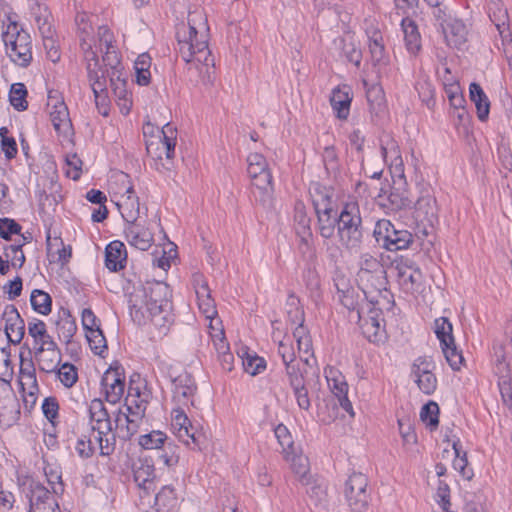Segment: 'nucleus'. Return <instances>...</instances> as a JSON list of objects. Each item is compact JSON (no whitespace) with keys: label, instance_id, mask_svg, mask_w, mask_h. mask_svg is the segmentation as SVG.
Masks as SVG:
<instances>
[{"label":"nucleus","instance_id":"nucleus-30","mask_svg":"<svg viewBox=\"0 0 512 512\" xmlns=\"http://www.w3.org/2000/svg\"><path fill=\"white\" fill-rule=\"evenodd\" d=\"M335 44L339 47L340 54L349 62L359 67L362 59L361 49L356 45L353 36L341 37L335 40Z\"/></svg>","mask_w":512,"mask_h":512},{"label":"nucleus","instance_id":"nucleus-34","mask_svg":"<svg viewBox=\"0 0 512 512\" xmlns=\"http://www.w3.org/2000/svg\"><path fill=\"white\" fill-rule=\"evenodd\" d=\"M54 247H57V259L55 261L60 262L61 264L67 263L72 255L71 246H64L63 241L60 237L52 238L49 230L46 236V249L48 257L53 256Z\"/></svg>","mask_w":512,"mask_h":512},{"label":"nucleus","instance_id":"nucleus-54","mask_svg":"<svg viewBox=\"0 0 512 512\" xmlns=\"http://www.w3.org/2000/svg\"><path fill=\"white\" fill-rule=\"evenodd\" d=\"M60 382L67 388L72 387L78 380L77 368L71 363H64L56 370Z\"/></svg>","mask_w":512,"mask_h":512},{"label":"nucleus","instance_id":"nucleus-60","mask_svg":"<svg viewBox=\"0 0 512 512\" xmlns=\"http://www.w3.org/2000/svg\"><path fill=\"white\" fill-rule=\"evenodd\" d=\"M285 373L291 388H297L299 385L306 383L304 372L296 362L285 364Z\"/></svg>","mask_w":512,"mask_h":512},{"label":"nucleus","instance_id":"nucleus-6","mask_svg":"<svg viewBox=\"0 0 512 512\" xmlns=\"http://www.w3.org/2000/svg\"><path fill=\"white\" fill-rule=\"evenodd\" d=\"M413 218L416 223V235L428 236L438 223V207L436 198L430 186L420 190V196L414 204Z\"/></svg>","mask_w":512,"mask_h":512},{"label":"nucleus","instance_id":"nucleus-49","mask_svg":"<svg viewBox=\"0 0 512 512\" xmlns=\"http://www.w3.org/2000/svg\"><path fill=\"white\" fill-rule=\"evenodd\" d=\"M86 338L93 353L103 356V353L107 350V342L103 331L100 328L94 329L86 333Z\"/></svg>","mask_w":512,"mask_h":512},{"label":"nucleus","instance_id":"nucleus-12","mask_svg":"<svg viewBox=\"0 0 512 512\" xmlns=\"http://www.w3.org/2000/svg\"><path fill=\"white\" fill-rule=\"evenodd\" d=\"M145 224L146 220L141 219L126 225L124 229L125 238L128 243L141 251L148 250L154 241L153 233Z\"/></svg>","mask_w":512,"mask_h":512},{"label":"nucleus","instance_id":"nucleus-50","mask_svg":"<svg viewBox=\"0 0 512 512\" xmlns=\"http://www.w3.org/2000/svg\"><path fill=\"white\" fill-rule=\"evenodd\" d=\"M165 154L168 159H172L175 153L177 130L170 123H166L161 130Z\"/></svg>","mask_w":512,"mask_h":512},{"label":"nucleus","instance_id":"nucleus-18","mask_svg":"<svg viewBox=\"0 0 512 512\" xmlns=\"http://www.w3.org/2000/svg\"><path fill=\"white\" fill-rule=\"evenodd\" d=\"M194 282L196 284V295L198 298L199 309L207 319L212 320L217 315V310L215 301L211 297V291L208 287V283L202 279L201 275H195Z\"/></svg>","mask_w":512,"mask_h":512},{"label":"nucleus","instance_id":"nucleus-5","mask_svg":"<svg viewBox=\"0 0 512 512\" xmlns=\"http://www.w3.org/2000/svg\"><path fill=\"white\" fill-rule=\"evenodd\" d=\"M148 299L147 309L152 313V323L163 327L171 321L172 302L168 284L161 281L146 282L142 285Z\"/></svg>","mask_w":512,"mask_h":512},{"label":"nucleus","instance_id":"nucleus-64","mask_svg":"<svg viewBox=\"0 0 512 512\" xmlns=\"http://www.w3.org/2000/svg\"><path fill=\"white\" fill-rule=\"evenodd\" d=\"M418 388L427 395H431L437 388V378L431 371L426 375H419V379L415 380Z\"/></svg>","mask_w":512,"mask_h":512},{"label":"nucleus","instance_id":"nucleus-40","mask_svg":"<svg viewBox=\"0 0 512 512\" xmlns=\"http://www.w3.org/2000/svg\"><path fill=\"white\" fill-rule=\"evenodd\" d=\"M495 361L494 373L498 377V381H512L510 364L506 362L504 349L502 346L494 348Z\"/></svg>","mask_w":512,"mask_h":512},{"label":"nucleus","instance_id":"nucleus-29","mask_svg":"<svg viewBox=\"0 0 512 512\" xmlns=\"http://www.w3.org/2000/svg\"><path fill=\"white\" fill-rule=\"evenodd\" d=\"M28 333L35 343L40 344L38 352H43L45 347H53L56 343L47 333L46 324L39 319L28 323Z\"/></svg>","mask_w":512,"mask_h":512},{"label":"nucleus","instance_id":"nucleus-11","mask_svg":"<svg viewBox=\"0 0 512 512\" xmlns=\"http://www.w3.org/2000/svg\"><path fill=\"white\" fill-rule=\"evenodd\" d=\"M173 400L179 405H194L192 397L196 393L197 385L188 372H182L172 379Z\"/></svg>","mask_w":512,"mask_h":512},{"label":"nucleus","instance_id":"nucleus-61","mask_svg":"<svg viewBox=\"0 0 512 512\" xmlns=\"http://www.w3.org/2000/svg\"><path fill=\"white\" fill-rule=\"evenodd\" d=\"M318 229L320 235L325 239L334 236L335 229L338 226V219L328 216L317 215Z\"/></svg>","mask_w":512,"mask_h":512},{"label":"nucleus","instance_id":"nucleus-38","mask_svg":"<svg viewBox=\"0 0 512 512\" xmlns=\"http://www.w3.org/2000/svg\"><path fill=\"white\" fill-rule=\"evenodd\" d=\"M155 477V467L147 460L141 462L140 466L134 469V480L138 483L139 487L144 489H150V485Z\"/></svg>","mask_w":512,"mask_h":512},{"label":"nucleus","instance_id":"nucleus-13","mask_svg":"<svg viewBox=\"0 0 512 512\" xmlns=\"http://www.w3.org/2000/svg\"><path fill=\"white\" fill-rule=\"evenodd\" d=\"M148 299L143 286L135 287L134 291L130 293L128 298V306L130 316L134 323L144 325L148 321L152 322V313L147 309Z\"/></svg>","mask_w":512,"mask_h":512},{"label":"nucleus","instance_id":"nucleus-35","mask_svg":"<svg viewBox=\"0 0 512 512\" xmlns=\"http://www.w3.org/2000/svg\"><path fill=\"white\" fill-rule=\"evenodd\" d=\"M369 39V51L374 65L380 63L385 58V46L382 33L378 29L367 30Z\"/></svg>","mask_w":512,"mask_h":512},{"label":"nucleus","instance_id":"nucleus-2","mask_svg":"<svg viewBox=\"0 0 512 512\" xmlns=\"http://www.w3.org/2000/svg\"><path fill=\"white\" fill-rule=\"evenodd\" d=\"M7 20V24L3 22L1 34L6 55L15 65L26 68L33 59L31 37L16 20H12L10 16Z\"/></svg>","mask_w":512,"mask_h":512},{"label":"nucleus","instance_id":"nucleus-1","mask_svg":"<svg viewBox=\"0 0 512 512\" xmlns=\"http://www.w3.org/2000/svg\"><path fill=\"white\" fill-rule=\"evenodd\" d=\"M206 16L201 11H192L188 14V28L184 25L177 30L179 53L186 63L196 61L205 67L214 66V58L208 47ZM209 74V71H206ZM206 84V81L204 80ZM207 83L212 84L210 75Z\"/></svg>","mask_w":512,"mask_h":512},{"label":"nucleus","instance_id":"nucleus-55","mask_svg":"<svg viewBox=\"0 0 512 512\" xmlns=\"http://www.w3.org/2000/svg\"><path fill=\"white\" fill-rule=\"evenodd\" d=\"M242 366L247 373L255 376L265 370L266 361L256 354L251 355L246 353V356L242 357Z\"/></svg>","mask_w":512,"mask_h":512},{"label":"nucleus","instance_id":"nucleus-47","mask_svg":"<svg viewBox=\"0 0 512 512\" xmlns=\"http://www.w3.org/2000/svg\"><path fill=\"white\" fill-rule=\"evenodd\" d=\"M376 293L369 295V297H365L367 303L362 305L359 309H357V315L359 321H362L364 318H380L382 316V310L376 305L378 304V297Z\"/></svg>","mask_w":512,"mask_h":512},{"label":"nucleus","instance_id":"nucleus-27","mask_svg":"<svg viewBox=\"0 0 512 512\" xmlns=\"http://www.w3.org/2000/svg\"><path fill=\"white\" fill-rule=\"evenodd\" d=\"M469 97L470 100L475 104L479 120L486 121L489 116L490 101L478 83L472 82L470 84Z\"/></svg>","mask_w":512,"mask_h":512},{"label":"nucleus","instance_id":"nucleus-7","mask_svg":"<svg viewBox=\"0 0 512 512\" xmlns=\"http://www.w3.org/2000/svg\"><path fill=\"white\" fill-rule=\"evenodd\" d=\"M373 235L376 242L386 250L398 251L407 249L413 243V235L404 229H397L389 220L376 222Z\"/></svg>","mask_w":512,"mask_h":512},{"label":"nucleus","instance_id":"nucleus-14","mask_svg":"<svg viewBox=\"0 0 512 512\" xmlns=\"http://www.w3.org/2000/svg\"><path fill=\"white\" fill-rule=\"evenodd\" d=\"M89 419L92 430L98 435H108L113 431L112 420L103 401L93 399L89 406Z\"/></svg>","mask_w":512,"mask_h":512},{"label":"nucleus","instance_id":"nucleus-31","mask_svg":"<svg viewBox=\"0 0 512 512\" xmlns=\"http://www.w3.org/2000/svg\"><path fill=\"white\" fill-rule=\"evenodd\" d=\"M19 384L22 390L28 386L30 389L38 390L35 365L32 358L25 359L20 353V377Z\"/></svg>","mask_w":512,"mask_h":512},{"label":"nucleus","instance_id":"nucleus-44","mask_svg":"<svg viewBox=\"0 0 512 512\" xmlns=\"http://www.w3.org/2000/svg\"><path fill=\"white\" fill-rule=\"evenodd\" d=\"M119 207L121 209V215L125 220L126 225L141 220L139 215L140 207L138 197L131 199L130 196H127V199Z\"/></svg>","mask_w":512,"mask_h":512},{"label":"nucleus","instance_id":"nucleus-28","mask_svg":"<svg viewBox=\"0 0 512 512\" xmlns=\"http://www.w3.org/2000/svg\"><path fill=\"white\" fill-rule=\"evenodd\" d=\"M55 324L59 339L68 344L77 330L75 320L71 316L70 311L62 308L58 313V320Z\"/></svg>","mask_w":512,"mask_h":512},{"label":"nucleus","instance_id":"nucleus-41","mask_svg":"<svg viewBox=\"0 0 512 512\" xmlns=\"http://www.w3.org/2000/svg\"><path fill=\"white\" fill-rule=\"evenodd\" d=\"M434 332L440 341L441 346H446V343L453 344L454 336L452 323L446 317L437 318L434 322Z\"/></svg>","mask_w":512,"mask_h":512},{"label":"nucleus","instance_id":"nucleus-42","mask_svg":"<svg viewBox=\"0 0 512 512\" xmlns=\"http://www.w3.org/2000/svg\"><path fill=\"white\" fill-rule=\"evenodd\" d=\"M27 89L23 83H14L9 92V102L17 111H25L28 108Z\"/></svg>","mask_w":512,"mask_h":512},{"label":"nucleus","instance_id":"nucleus-63","mask_svg":"<svg viewBox=\"0 0 512 512\" xmlns=\"http://www.w3.org/2000/svg\"><path fill=\"white\" fill-rule=\"evenodd\" d=\"M21 225L11 218H0V237L10 240L12 235L21 233Z\"/></svg>","mask_w":512,"mask_h":512},{"label":"nucleus","instance_id":"nucleus-53","mask_svg":"<svg viewBox=\"0 0 512 512\" xmlns=\"http://www.w3.org/2000/svg\"><path fill=\"white\" fill-rule=\"evenodd\" d=\"M360 322V326L363 330V333L366 335L369 341L376 342L379 340L378 334L380 329L382 328V322L384 319L380 318H364Z\"/></svg>","mask_w":512,"mask_h":512},{"label":"nucleus","instance_id":"nucleus-57","mask_svg":"<svg viewBox=\"0 0 512 512\" xmlns=\"http://www.w3.org/2000/svg\"><path fill=\"white\" fill-rule=\"evenodd\" d=\"M299 299L293 294H289L287 299V306L289 309L287 310L289 321L292 324H297L302 326L304 322V311L299 307Z\"/></svg>","mask_w":512,"mask_h":512},{"label":"nucleus","instance_id":"nucleus-37","mask_svg":"<svg viewBox=\"0 0 512 512\" xmlns=\"http://www.w3.org/2000/svg\"><path fill=\"white\" fill-rule=\"evenodd\" d=\"M156 454L157 459L162 461L167 467L176 466L180 459L179 447L169 438L164 445L156 451Z\"/></svg>","mask_w":512,"mask_h":512},{"label":"nucleus","instance_id":"nucleus-19","mask_svg":"<svg viewBox=\"0 0 512 512\" xmlns=\"http://www.w3.org/2000/svg\"><path fill=\"white\" fill-rule=\"evenodd\" d=\"M406 185L407 183L403 177H400L397 182L394 181L391 187L386 185L390 188L387 199L392 210L399 211L412 207L413 201L410 199Z\"/></svg>","mask_w":512,"mask_h":512},{"label":"nucleus","instance_id":"nucleus-20","mask_svg":"<svg viewBox=\"0 0 512 512\" xmlns=\"http://www.w3.org/2000/svg\"><path fill=\"white\" fill-rule=\"evenodd\" d=\"M127 251L121 241H112L105 249V265L112 271L117 272L125 267Z\"/></svg>","mask_w":512,"mask_h":512},{"label":"nucleus","instance_id":"nucleus-22","mask_svg":"<svg viewBox=\"0 0 512 512\" xmlns=\"http://www.w3.org/2000/svg\"><path fill=\"white\" fill-rule=\"evenodd\" d=\"M35 357L40 371L45 373H54L61 362V352L57 344L53 347H45L43 352L36 349Z\"/></svg>","mask_w":512,"mask_h":512},{"label":"nucleus","instance_id":"nucleus-36","mask_svg":"<svg viewBox=\"0 0 512 512\" xmlns=\"http://www.w3.org/2000/svg\"><path fill=\"white\" fill-rule=\"evenodd\" d=\"M295 223H296V232L301 237L302 242L308 243V238L312 237L311 232V219L307 216L305 212L304 205L302 203H297L295 206Z\"/></svg>","mask_w":512,"mask_h":512},{"label":"nucleus","instance_id":"nucleus-58","mask_svg":"<svg viewBox=\"0 0 512 512\" xmlns=\"http://www.w3.org/2000/svg\"><path fill=\"white\" fill-rule=\"evenodd\" d=\"M453 449L455 452V459L453 461V467L455 470L459 471V473L465 478L470 480L473 476V472L471 469L467 468V456L464 452L463 455H460V447L459 441L453 443Z\"/></svg>","mask_w":512,"mask_h":512},{"label":"nucleus","instance_id":"nucleus-62","mask_svg":"<svg viewBox=\"0 0 512 512\" xmlns=\"http://www.w3.org/2000/svg\"><path fill=\"white\" fill-rule=\"evenodd\" d=\"M419 97L428 108H432L435 105V89L429 81H422L416 84Z\"/></svg>","mask_w":512,"mask_h":512},{"label":"nucleus","instance_id":"nucleus-21","mask_svg":"<svg viewBox=\"0 0 512 512\" xmlns=\"http://www.w3.org/2000/svg\"><path fill=\"white\" fill-rule=\"evenodd\" d=\"M39 31L43 37V45L47 51V57L54 63L59 61L60 53L58 51L55 40L53 39V31L47 17L35 16Z\"/></svg>","mask_w":512,"mask_h":512},{"label":"nucleus","instance_id":"nucleus-56","mask_svg":"<svg viewBox=\"0 0 512 512\" xmlns=\"http://www.w3.org/2000/svg\"><path fill=\"white\" fill-rule=\"evenodd\" d=\"M441 348L450 367L455 371L460 370L464 357L462 352L457 349L455 341L453 344L446 343V346H441Z\"/></svg>","mask_w":512,"mask_h":512},{"label":"nucleus","instance_id":"nucleus-51","mask_svg":"<svg viewBox=\"0 0 512 512\" xmlns=\"http://www.w3.org/2000/svg\"><path fill=\"white\" fill-rule=\"evenodd\" d=\"M274 434L282 448V452L287 455L294 454V441L288 428L283 424H279L275 427Z\"/></svg>","mask_w":512,"mask_h":512},{"label":"nucleus","instance_id":"nucleus-39","mask_svg":"<svg viewBox=\"0 0 512 512\" xmlns=\"http://www.w3.org/2000/svg\"><path fill=\"white\" fill-rule=\"evenodd\" d=\"M30 303L34 311L42 315H48L52 309V298L43 290L35 289L30 296Z\"/></svg>","mask_w":512,"mask_h":512},{"label":"nucleus","instance_id":"nucleus-46","mask_svg":"<svg viewBox=\"0 0 512 512\" xmlns=\"http://www.w3.org/2000/svg\"><path fill=\"white\" fill-rule=\"evenodd\" d=\"M175 435L177 438L183 442L185 445L189 446L193 450H201V437L197 435L194 431L193 426L188 425L186 427H179L178 430L175 431Z\"/></svg>","mask_w":512,"mask_h":512},{"label":"nucleus","instance_id":"nucleus-23","mask_svg":"<svg viewBox=\"0 0 512 512\" xmlns=\"http://www.w3.org/2000/svg\"><path fill=\"white\" fill-rule=\"evenodd\" d=\"M447 44L460 49L467 41V28L465 24L457 19H452L442 29Z\"/></svg>","mask_w":512,"mask_h":512},{"label":"nucleus","instance_id":"nucleus-33","mask_svg":"<svg viewBox=\"0 0 512 512\" xmlns=\"http://www.w3.org/2000/svg\"><path fill=\"white\" fill-rule=\"evenodd\" d=\"M51 121L57 132H66L71 126L69 111L63 101H56L53 110L50 112Z\"/></svg>","mask_w":512,"mask_h":512},{"label":"nucleus","instance_id":"nucleus-32","mask_svg":"<svg viewBox=\"0 0 512 512\" xmlns=\"http://www.w3.org/2000/svg\"><path fill=\"white\" fill-rule=\"evenodd\" d=\"M399 284L405 293H414L419 291L423 282V274L420 268L405 272L399 269L397 273Z\"/></svg>","mask_w":512,"mask_h":512},{"label":"nucleus","instance_id":"nucleus-48","mask_svg":"<svg viewBox=\"0 0 512 512\" xmlns=\"http://www.w3.org/2000/svg\"><path fill=\"white\" fill-rule=\"evenodd\" d=\"M168 440V437L165 433L154 430L148 434L142 435L139 438V445L144 449H153L158 450L164 443Z\"/></svg>","mask_w":512,"mask_h":512},{"label":"nucleus","instance_id":"nucleus-9","mask_svg":"<svg viewBox=\"0 0 512 512\" xmlns=\"http://www.w3.org/2000/svg\"><path fill=\"white\" fill-rule=\"evenodd\" d=\"M101 385L105 390V399L111 404L118 403L125 391L124 369L120 366L110 367L102 376Z\"/></svg>","mask_w":512,"mask_h":512},{"label":"nucleus","instance_id":"nucleus-10","mask_svg":"<svg viewBox=\"0 0 512 512\" xmlns=\"http://www.w3.org/2000/svg\"><path fill=\"white\" fill-rule=\"evenodd\" d=\"M2 319L5 321L4 331L8 342L14 345L20 344L25 335V322L17 308L12 304L6 305Z\"/></svg>","mask_w":512,"mask_h":512},{"label":"nucleus","instance_id":"nucleus-59","mask_svg":"<svg viewBox=\"0 0 512 512\" xmlns=\"http://www.w3.org/2000/svg\"><path fill=\"white\" fill-rule=\"evenodd\" d=\"M9 130L7 127L0 128V137H1V148L5 154V157L8 160H11L16 157L18 149L17 143L14 137H9Z\"/></svg>","mask_w":512,"mask_h":512},{"label":"nucleus","instance_id":"nucleus-4","mask_svg":"<svg viewBox=\"0 0 512 512\" xmlns=\"http://www.w3.org/2000/svg\"><path fill=\"white\" fill-rule=\"evenodd\" d=\"M359 289L365 297L376 293L381 295L387 290L386 270L382 263L372 255L362 254L359 260V270L356 274Z\"/></svg>","mask_w":512,"mask_h":512},{"label":"nucleus","instance_id":"nucleus-26","mask_svg":"<svg viewBox=\"0 0 512 512\" xmlns=\"http://www.w3.org/2000/svg\"><path fill=\"white\" fill-rule=\"evenodd\" d=\"M351 100L352 98L349 95V89L347 86L333 89L330 97V103L333 110L336 112L337 118L341 120H346L348 118Z\"/></svg>","mask_w":512,"mask_h":512},{"label":"nucleus","instance_id":"nucleus-25","mask_svg":"<svg viewBox=\"0 0 512 512\" xmlns=\"http://www.w3.org/2000/svg\"><path fill=\"white\" fill-rule=\"evenodd\" d=\"M88 79L96 100L101 97L100 93L107 89L106 70L99 64V60L87 62L86 65Z\"/></svg>","mask_w":512,"mask_h":512},{"label":"nucleus","instance_id":"nucleus-8","mask_svg":"<svg viewBox=\"0 0 512 512\" xmlns=\"http://www.w3.org/2000/svg\"><path fill=\"white\" fill-rule=\"evenodd\" d=\"M345 500L352 512H364L371 499L368 478L362 473H353L345 482Z\"/></svg>","mask_w":512,"mask_h":512},{"label":"nucleus","instance_id":"nucleus-45","mask_svg":"<svg viewBox=\"0 0 512 512\" xmlns=\"http://www.w3.org/2000/svg\"><path fill=\"white\" fill-rule=\"evenodd\" d=\"M439 406L434 401H429L421 408L420 418L426 423L430 430H434L439 425Z\"/></svg>","mask_w":512,"mask_h":512},{"label":"nucleus","instance_id":"nucleus-52","mask_svg":"<svg viewBox=\"0 0 512 512\" xmlns=\"http://www.w3.org/2000/svg\"><path fill=\"white\" fill-rule=\"evenodd\" d=\"M133 396L139 397L140 391L138 388L134 389L133 387L130 386L128 389V397L126 398V403H125L126 411H124V413H129L130 418H134V419H136V416H139V421H142V418L145 415L147 403L142 400L139 403L136 400L133 401L135 404V410H134L133 405L128 403V400H129L128 398L133 397Z\"/></svg>","mask_w":512,"mask_h":512},{"label":"nucleus","instance_id":"nucleus-17","mask_svg":"<svg viewBox=\"0 0 512 512\" xmlns=\"http://www.w3.org/2000/svg\"><path fill=\"white\" fill-rule=\"evenodd\" d=\"M488 16L498 31L500 38L510 40L509 15L507 8L501 0L489 2Z\"/></svg>","mask_w":512,"mask_h":512},{"label":"nucleus","instance_id":"nucleus-16","mask_svg":"<svg viewBox=\"0 0 512 512\" xmlns=\"http://www.w3.org/2000/svg\"><path fill=\"white\" fill-rule=\"evenodd\" d=\"M252 194L263 207H271L273 203V177L272 173L262 174L251 179Z\"/></svg>","mask_w":512,"mask_h":512},{"label":"nucleus","instance_id":"nucleus-43","mask_svg":"<svg viewBox=\"0 0 512 512\" xmlns=\"http://www.w3.org/2000/svg\"><path fill=\"white\" fill-rule=\"evenodd\" d=\"M248 163V175L252 179L254 177L260 176L262 174L270 173V169L268 167V163L266 158L259 153H251L247 157Z\"/></svg>","mask_w":512,"mask_h":512},{"label":"nucleus","instance_id":"nucleus-3","mask_svg":"<svg viewBox=\"0 0 512 512\" xmlns=\"http://www.w3.org/2000/svg\"><path fill=\"white\" fill-rule=\"evenodd\" d=\"M337 219V233L342 245L349 250L360 248L365 228L358 203H346Z\"/></svg>","mask_w":512,"mask_h":512},{"label":"nucleus","instance_id":"nucleus-15","mask_svg":"<svg viewBox=\"0 0 512 512\" xmlns=\"http://www.w3.org/2000/svg\"><path fill=\"white\" fill-rule=\"evenodd\" d=\"M311 196L316 215H329L330 217L338 218L339 213L335 209L336 204L333 199V190L331 188L317 185Z\"/></svg>","mask_w":512,"mask_h":512},{"label":"nucleus","instance_id":"nucleus-24","mask_svg":"<svg viewBox=\"0 0 512 512\" xmlns=\"http://www.w3.org/2000/svg\"><path fill=\"white\" fill-rule=\"evenodd\" d=\"M405 46L409 53L416 55L421 50V35L413 19L405 17L401 21Z\"/></svg>","mask_w":512,"mask_h":512}]
</instances>
